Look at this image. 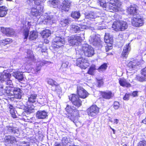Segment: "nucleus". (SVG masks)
Wrapping results in <instances>:
<instances>
[{
    "label": "nucleus",
    "mask_w": 146,
    "mask_h": 146,
    "mask_svg": "<svg viewBox=\"0 0 146 146\" xmlns=\"http://www.w3.org/2000/svg\"><path fill=\"white\" fill-rule=\"evenodd\" d=\"M82 50H80L78 52H76V53H79L80 55L84 54L85 56L89 57L94 55V50L91 46L87 44H85L82 45Z\"/></svg>",
    "instance_id": "1"
},
{
    "label": "nucleus",
    "mask_w": 146,
    "mask_h": 146,
    "mask_svg": "<svg viewBox=\"0 0 146 146\" xmlns=\"http://www.w3.org/2000/svg\"><path fill=\"white\" fill-rule=\"evenodd\" d=\"M127 24L124 21L114 22L112 26L113 29L116 31H123L127 29Z\"/></svg>",
    "instance_id": "2"
},
{
    "label": "nucleus",
    "mask_w": 146,
    "mask_h": 146,
    "mask_svg": "<svg viewBox=\"0 0 146 146\" xmlns=\"http://www.w3.org/2000/svg\"><path fill=\"white\" fill-rule=\"evenodd\" d=\"M68 97L69 100L74 106L78 108L82 105L81 101L76 94H72Z\"/></svg>",
    "instance_id": "3"
},
{
    "label": "nucleus",
    "mask_w": 146,
    "mask_h": 146,
    "mask_svg": "<svg viewBox=\"0 0 146 146\" xmlns=\"http://www.w3.org/2000/svg\"><path fill=\"white\" fill-rule=\"evenodd\" d=\"M89 41L90 44L94 46H98L99 48L102 46L101 40L97 36H91L89 39Z\"/></svg>",
    "instance_id": "4"
},
{
    "label": "nucleus",
    "mask_w": 146,
    "mask_h": 146,
    "mask_svg": "<svg viewBox=\"0 0 146 146\" xmlns=\"http://www.w3.org/2000/svg\"><path fill=\"white\" fill-rule=\"evenodd\" d=\"M76 64L77 66L83 69H86L89 66L88 61L82 57L77 59Z\"/></svg>",
    "instance_id": "5"
},
{
    "label": "nucleus",
    "mask_w": 146,
    "mask_h": 146,
    "mask_svg": "<svg viewBox=\"0 0 146 146\" xmlns=\"http://www.w3.org/2000/svg\"><path fill=\"white\" fill-rule=\"evenodd\" d=\"M99 111V108L96 105H92L87 110L88 115L91 117H94L97 115Z\"/></svg>",
    "instance_id": "6"
},
{
    "label": "nucleus",
    "mask_w": 146,
    "mask_h": 146,
    "mask_svg": "<svg viewBox=\"0 0 146 146\" xmlns=\"http://www.w3.org/2000/svg\"><path fill=\"white\" fill-rule=\"evenodd\" d=\"M131 23L134 26L139 27L142 26L143 24V19L140 17L135 16L132 19Z\"/></svg>",
    "instance_id": "7"
},
{
    "label": "nucleus",
    "mask_w": 146,
    "mask_h": 146,
    "mask_svg": "<svg viewBox=\"0 0 146 146\" xmlns=\"http://www.w3.org/2000/svg\"><path fill=\"white\" fill-rule=\"evenodd\" d=\"M71 3V1L69 0L63 1L60 6L62 11H68L70 8Z\"/></svg>",
    "instance_id": "8"
},
{
    "label": "nucleus",
    "mask_w": 146,
    "mask_h": 146,
    "mask_svg": "<svg viewBox=\"0 0 146 146\" xmlns=\"http://www.w3.org/2000/svg\"><path fill=\"white\" fill-rule=\"evenodd\" d=\"M53 44L54 47L58 48L62 46L64 43V38L61 36H56L53 39Z\"/></svg>",
    "instance_id": "9"
},
{
    "label": "nucleus",
    "mask_w": 146,
    "mask_h": 146,
    "mask_svg": "<svg viewBox=\"0 0 146 146\" xmlns=\"http://www.w3.org/2000/svg\"><path fill=\"white\" fill-rule=\"evenodd\" d=\"M77 94L80 97L85 98L88 96V93L82 87L78 86L77 87Z\"/></svg>",
    "instance_id": "10"
},
{
    "label": "nucleus",
    "mask_w": 146,
    "mask_h": 146,
    "mask_svg": "<svg viewBox=\"0 0 146 146\" xmlns=\"http://www.w3.org/2000/svg\"><path fill=\"white\" fill-rule=\"evenodd\" d=\"M81 37L79 36L72 35L68 38V42L70 44L73 46L77 45L78 41H80Z\"/></svg>",
    "instance_id": "11"
},
{
    "label": "nucleus",
    "mask_w": 146,
    "mask_h": 146,
    "mask_svg": "<svg viewBox=\"0 0 146 146\" xmlns=\"http://www.w3.org/2000/svg\"><path fill=\"white\" fill-rule=\"evenodd\" d=\"M38 5L39 6L38 8V9L35 7L32 8L31 9V13L32 15L33 16H37L40 15L41 13L43 12V6L40 5Z\"/></svg>",
    "instance_id": "12"
},
{
    "label": "nucleus",
    "mask_w": 146,
    "mask_h": 146,
    "mask_svg": "<svg viewBox=\"0 0 146 146\" xmlns=\"http://www.w3.org/2000/svg\"><path fill=\"white\" fill-rule=\"evenodd\" d=\"M85 15L86 18L87 19H95L98 17V19L100 20V21L103 20L101 17L97 15L96 13L95 12L91 11L88 13H86L85 14Z\"/></svg>",
    "instance_id": "13"
},
{
    "label": "nucleus",
    "mask_w": 146,
    "mask_h": 146,
    "mask_svg": "<svg viewBox=\"0 0 146 146\" xmlns=\"http://www.w3.org/2000/svg\"><path fill=\"white\" fill-rule=\"evenodd\" d=\"M48 84L52 86L51 88L53 91H56L58 89L60 90V88L59 85L57 84L56 82L51 79H49L48 81Z\"/></svg>",
    "instance_id": "14"
},
{
    "label": "nucleus",
    "mask_w": 146,
    "mask_h": 146,
    "mask_svg": "<svg viewBox=\"0 0 146 146\" xmlns=\"http://www.w3.org/2000/svg\"><path fill=\"white\" fill-rule=\"evenodd\" d=\"M11 77L10 74L4 71L0 74V81L1 82H5L7 80L10 79Z\"/></svg>",
    "instance_id": "15"
},
{
    "label": "nucleus",
    "mask_w": 146,
    "mask_h": 146,
    "mask_svg": "<svg viewBox=\"0 0 146 146\" xmlns=\"http://www.w3.org/2000/svg\"><path fill=\"white\" fill-rule=\"evenodd\" d=\"M48 113L44 110H39L37 111L36 116L38 119H44L48 116Z\"/></svg>",
    "instance_id": "16"
},
{
    "label": "nucleus",
    "mask_w": 146,
    "mask_h": 146,
    "mask_svg": "<svg viewBox=\"0 0 146 146\" xmlns=\"http://www.w3.org/2000/svg\"><path fill=\"white\" fill-rule=\"evenodd\" d=\"M130 44V43H129L124 47L121 54L122 57L126 58L127 57L128 52L131 49V46Z\"/></svg>",
    "instance_id": "17"
},
{
    "label": "nucleus",
    "mask_w": 146,
    "mask_h": 146,
    "mask_svg": "<svg viewBox=\"0 0 146 146\" xmlns=\"http://www.w3.org/2000/svg\"><path fill=\"white\" fill-rule=\"evenodd\" d=\"M13 91L15 98H16L20 99L21 97V90L17 88H15L13 89Z\"/></svg>",
    "instance_id": "18"
},
{
    "label": "nucleus",
    "mask_w": 146,
    "mask_h": 146,
    "mask_svg": "<svg viewBox=\"0 0 146 146\" xmlns=\"http://www.w3.org/2000/svg\"><path fill=\"white\" fill-rule=\"evenodd\" d=\"M1 30L7 36L12 35L14 34L15 32L14 30L12 28H3Z\"/></svg>",
    "instance_id": "19"
},
{
    "label": "nucleus",
    "mask_w": 146,
    "mask_h": 146,
    "mask_svg": "<svg viewBox=\"0 0 146 146\" xmlns=\"http://www.w3.org/2000/svg\"><path fill=\"white\" fill-rule=\"evenodd\" d=\"M30 23L29 22H27V23L28 27H27V25H23V29H24V39H27L28 37L29 33V29L30 28L29 26L31 25L30 24Z\"/></svg>",
    "instance_id": "20"
},
{
    "label": "nucleus",
    "mask_w": 146,
    "mask_h": 146,
    "mask_svg": "<svg viewBox=\"0 0 146 146\" xmlns=\"http://www.w3.org/2000/svg\"><path fill=\"white\" fill-rule=\"evenodd\" d=\"M12 75L19 80L22 81L24 78L23 73L19 71L13 72V73Z\"/></svg>",
    "instance_id": "21"
},
{
    "label": "nucleus",
    "mask_w": 146,
    "mask_h": 146,
    "mask_svg": "<svg viewBox=\"0 0 146 146\" xmlns=\"http://www.w3.org/2000/svg\"><path fill=\"white\" fill-rule=\"evenodd\" d=\"M119 83L121 86L124 87H130L131 86V84L124 78L119 79Z\"/></svg>",
    "instance_id": "22"
},
{
    "label": "nucleus",
    "mask_w": 146,
    "mask_h": 146,
    "mask_svg": "<svg viewBox=\"0 0 146 146\" xmlns=\"http://www.w3.org/2000/svg\"><path fill=\"white\" fill-rule=\"evenodd\" d=\"M6 129L8 131L13 134H19V130L17 128L12 127L10 126H7Z\"/></svg>",
    "instance_id": "23"
},
{
    "label": "nucleus",
    "mask_w": 146,
    "mask_h": 146,
    "mask_svg": "<svg viewBox=\"0 0 146 146\" xmlns=\"http://www.w3.org/2000/svg\"><path fill=\"white\" fill-rule=\"evenodd\" d=\"M128 13L135 16L137 13V9L135 7L131 6L127 9Z\"/></svg>",
    "instance_id": "24"
},
{
    "label": "nucleus",
    "mask_w": 146,
    "mask_h": 146,
    "mask_svg": "<svg viewBox=\"0 0 146 146\" xmlns=\"http://www.w3.org/2000/svg\"><path fill=\"white\" fill-rule=\"evenodd\" d=\"M8 9L5 6L0 7V17H5L7 14Z\"/></svg>",
    "instance_id": "25"
},
{
    "label": "nucleus",
    "mask_w": 146,
    "mask_h": 146,
    "mask_svg": "<svg viewBox=\"0 0 146 146\" xmlns=\"http://www.w3.org/2000/svg\"><path fill=\"white\" fill-rule=\"evenodd\" d=\"M5 141L8 143H13L16 141V139L13 136L9 135L5 137Z\"/></svg>",
    "instance_id": "26"
},
{
    "label": "nucleus",
    "mask_w": 146,
    "mask_h": 146,
    "mask_svg": "<svg viewBox=\"0 0 146 146\" xmlns=\"http://www.w3.org/2000/svg\"><path fill=\"white\" fill-rule=\"evenodd\" d=\"M102 95L103 98L106 99H110L112 97V93L110 91L102 92Z\"/></svg>",
    "instance_id": "27"
},
{
    "label": "nucleus",
    "mask_w": 146,
    "mask_h": 146,
    "mask_svg": "<svg viewBox=\"0 0 146 146\" xmlns=\"http://www.w3.org/2000/svg\"><path fill=\"white\" fill-rule=\"evenodd\" d=\"M109 3V4L115 6L118 8H119L121 5V3L119 0H110Z\"/></svg>",
    "instance_id": "28"
},
{
    "label": "nucleus",
    "mask_w": 146,
    "mask_h": 146,
    "mask_svg": "<svg viewBox=\"0 0 146 146\" xmlns=\"http://www.w3.org/2000/svg\"><path fill=\"white\" fill-rule=\"evenodd\" d=\"M46 63V62L44 61L38 62L36 64L37 66L35 70V72H39L40 70L41 66L45 65Z\"/></svg>",
    "instance_id": "29"
},
{
    "label": "nucleus",
    "mask_w": 146,
    "mask_h": 146,
    "mask_svg": "<svg viewBox=\"0 0 146 146\" xmlns=\"http://www.w3.org/2000/svg\"><path fill=\"white\" fill-rule=\"evenodd\" d=\"M27 58L31 60V61L34 62L36 61L34 56L32 52L30 50H28L27 52Z\"/></svg>",
    "instance_id": "30"
},
{
    "label": "nucleus",
    "mask_w": 146,
    "mask_h": 146,
    "mask_svg": "<svg viewBox=\"0 0 146 146\" xmlns=\"http://www.w3.org/2000/svg\"><path fill=\"white\" fill-rule=\"evenodd\" d=\"M37 95L35 94H32L31 95L30 97L28 98V102L27 103H35L36 101Z\"/></svg>",
    "instance_id": "31"
},
{
    "label": "nucleus",
    "mask_w": 146,
    "mask_h": 146,
    "mask_svg": "<svg viewBox=\"0 0 146 146\" xmlns=\"http://www.w3.org/2000/svg\"><path fill=\"white\" fill-rule=\"evenodd\" d=\"M50 31L48 29L43 30L41 33L42 36L43 38H45L51 35Z\"/></svg>",
    "instance_id": "32"
},
{
    "label": "nucleus",
    "mask_w": 146,
    "mask_h": 146,
    "mask_svg": "<svg viewBox=\"0 0 146 146\" xmlns=\"http://www.w3.org/2000/svg\"><path fill=\"white\" fill-rule=\"evenodd\" d=\"M65 109V110L68 113H70L71 115L74 110H76V108L73 106H69L67 105Z\"/></svg>",
    "instance_id": "33"
},
{
    "label": "nucleus",
    "mask_w": 146,
    "mask_h": 146,
    "mask_svg": "<svg viewBox=\"0 0 146 146\" xmlns=\"http://www.w3.org/2000/svg\"><path fill=\"white\" fill-rule=\"evenodd\" d=\"M12 42V39L10 38H7L1 40L0 41V43L2 45H5L9 44Z\"/></svg>",
    "instance_id": "34"
},
{
    "label": "nucleus",
    "mask_w": 146,
    "mask_h": 146,
    "mask_svg": "<svg viewBox=\"0 0 146 146\" xmlns=\"http://www.w3.org/2000/svg\"><path fill=\"white\" fill-rule=\"evenodd\" d=\"M68 64L69 63L68 62H63L60 68V71L62 72L66 71L67 70Z\"/></svg>",
    "instance_id": "35"
},
{
    "label": "nucleus",
    "mask_w": 146,
    "mask_h": 146,
    "mask_svg": "<svg viewBox=\"0 0 146 146\" xmlns=\"http://www.w3.org/2000/svg\"><path fill=\"white\" fill-rule=\"evenodd\" d=\"M70 139L68 137L66 136L63 137L61 140V142L63 145H66L69 143Z\"/></svg>",
    "instance_id": "36"
},
{
    "label": "nucleus",
    "mask_w": 146,
    "mask_h": 146,
    "mask_svg": "<svg viewBox=\"0 0 146 146\" xmlns=\"http://www.w3.org/2000/svg\"><path fill=\"white\" fill-rule=\"evenodd\" d=\"M38 37V33L35 31H31L30 33L29 38L31 40L35 39Z\"/></svg>",
    "instance_id": "37"
},
{
    "label": "nucleus",
    "mask_w": 146,
    "mask_h": 146,
    "mask_svg": "<svg viewBox=\"0 0 146 146\" xmlns=\"http://www.w3.org/2000/svg\"><path fill=\"white\" fill-rule=\"evenodd\" d=\"M70 30L75 33H77L80 30V27L77 25H72L70 26Z\"/></svg>",
    "instance_id": "38"
},
{
    "label": "nucleus",
    "mask_w": 146,
    "mask_h": 146,
    "mask_svg": "<svg viewBox=\"0 0 146 146\" xmlns=\"http://www.w3.org/2000/svg\"><path fill=\"white\" fill-rule=\"evenodd\" d=\"M49 2L51 6L55 8L59 3V1L58 0H50Z\"/></svg>",
    "instance_id": "39"
},
{
    "label": "nucleus",
    "mask_w": 146,
    "mask_h": 146,
    "mask_svg": "<svg viewBox=\"0 0 146 146\" xmlns=\"http://www.w3.org/2000/svg\"><path fill=\"white\" fill-rule=\"evenodd\" d=\"M69 21L68 18H62L61 19L60 24L63 27L69 24Z\"/></svg>",
    "instance_id": "40"
},
{
    "label": "nucleus",
    "mask_w": 146,
    "mask_h": 146,
    "mask_svg": "<svg viewBox=\"0 0 146 146\" xmlns=\"http://www.w3.org/2000/svg\"><path fill=\"white\" fill-rule=\"evenodd\" d=\"M27 109L28 111L30 113L33 112V110H34V106L31 103H27Z\"/></svg>",
    "instance_id": "41"
},
{
    "label": "nucleus",
    "mask_w": 146,
    "mask_h": 146,
    "mask_svg": "<svg viewBox=\"0 0 146 146\" xmlns=\"http://www.w3.org/2000/svg\"><path fill=\"white\" fill-rule=\"evenodd\" d=\"M96 69V66L93 65L90 67L88 73L91 75H93L94 74L95 71Z\"/></svg>",
    "instance_id": "42"
},
{
    "label": "nucleus",
    "mask_w": 146,
    "mask_h": 146,
    "mask_svg": "<svg viewBox=\"0 0 146 146\" xmlns=\"http://www.w3.org/2000/svg\"><path fill=\"white\" fill-rule=\"evenodd\" d=\"M80 16V14L79 12L74 11L72 12L71 14V16L74 19H78Z\"/></svg>",
    "instance_id": "43"
},
{
    "label": "nucleus",
    "mask_w": 146,
    "mask_h": 146,
    "mask_svg": "<svg viewBox=\"0 0 146 146\" xmlns=\"http://www.w3.org/2000/svg\"><path fill=\"white\" fill-rule=\"evenodd\" d=\"M138 64L137 63L136 61L134 60L129 62L127 64V66L131 68H135L136 66H137Z\"/></svg>",
    "instance_id": "44"
},
{
    "label": "nucleus",
    "mask_w": 146,
    "mask_h": 146,
    "mask_svg": "<svg viewBox=\"0 0 146 146\" xmlns=\"http://www.w3.org/2000/svg\"><path fill=\"white\" fill-rule=\"evenodd\" d=\"M136 79L140 82L146 81V77L143 75L141 76L138 75L136 77Z\"/></svg>",
    "instance_id": "45"
},
{
    "label": "nucleus",
    "mask_w": 146,
    "mask_h": 146,
    "mask_svg": "<svg viewBox=\"0 0 146 146\" xmlns=\"http://www.w3.org/2000/svg\"><path fill=\"white\" fill-rule=\"evenodd\" d=\"M107 65L106 63H104L98 69V70L100 72H103L106 70L107 68Z\"/></svg>",
    "instance_id": "46"
},
{
    "label": "nucleus",
    "mask_w": 146,
    "mask_h": 146,
    "mask_svg": "<svg viewBox=\"0 0 146 146\" xmlns=\"http://www.w3.org/2000/svg\"><path fill=\"white\" fill-rule=\"evenodd\" d=\"M111 36L110 35L109 33H106L104 36V41L106 43L110 42V39H111Z\"/></svg>",
    "instance_id": "47"
},
{
    "label": "nucleus",
    "mask_w": 146,
    "mask_h": 146,
    "mask_svg": "<svg viewBox=\"0 0 146 146\" xmlns=\"http://www.w3.org/2000/svg\"><path fill=\"white\" fill-rule=\"evenodd\" d=\"M98 2L100 3V6L103 7H106L107 4L108 2H106L105 0H98Z\"/></svg>",
    "instance_id": "48"
},
{
    "label": "nucleus",
    "mask_w": 146,
    "mask_h": 146,
    "mask_svg": "<svg viewBox=\"0 0 146 146\" xmlns=\"http://www.w3.org/2000/svg\"><path fill=\"white\" fill-rule=\"evenodd\" d=\"M46 19L48 21V22L50 23L52 22V23H54L55 22V20L52 15H49L46 17Z\"/></svg>",
    "instance_id": "49"
},
{
    "label": "nucleus",
    "mask_w": 146,
    "mask_h": 146,
    "mask_svg": "<svg viewBox=\"0 0 146 146\" xmlns=\"http://www.w3.org/2000/svg\"><path fill=\"white\" fill-rule=\"evenodd\" d=\"M34 1L36 5H39L41 3L44 2L45 0H34Z\"/></svg>",
    "instance_id": "50"
},
{
    "label": "nucleus",
    "mask_w": 146,
    "mask_h": 146,
    "mask_svg": "<svg viewBox=\"0 0 146 146\" xmlns=\"http://www.w3.org/2000/svg\"><path fill=\"white\" fill-rule=\"evenodd\" d=\"M10 112L11 114L12 117L13 118H16L17 117L15 115V113L14 110V109H12L10 110Z\"/></svg>",
    "instance_id": "51"
},
{
    "label": "nucleus",
    "mask_w": 146,
    "mask_h": 146,
    "mask_svg": "<svg viewBox=\"0 0 146 146\" xmlns=\"http://www.w3.org/2000/svg\"><path fill=\"white\" fill-rule=\"evenodd\" d=\"M137 146H146V141H140L138 144Z\"/></svg>",
    "instance_id": "52"
},
{
    "label": "nucleus",
    "mask_w": 146,
    "mask_h": 146,
    "mask_svg": "<svg viewBox=\"0 0 146 146\" xmlns=\"http://www.w3.org/2000/svg\"><path fill=\"white\" fill-rule=\"evenodd\" d=\"M79 26H80L79 27H80V31H82V29H87L90 27V26H87L85 25H79Z\"/></svg>",
    "instance_id": "53"
},
{
    "label": "nucleus",
    "mask_w": 146,
    "mask_h": 146,
    "mask_svg": "<svg viewBox=\"0 0 146 146\" xmlns=\"http://www.w3.org/2000/svg\"><path fill=\"white\" fill-rule=\"evenodd\" d=\"M73 114V115L75 116L78 117L79 115V111L76 109V110H74L73 113H72Z\"/></svg>",
    "instance_id": "54"
},
{
    "label": "nucleus",
    "mask_w": 146,
    "mask_h": 146,
    "mask_svg": "<svg viewBox=\"0 0 146 146\" xmlns=\"http://www.w3.org/2000/svg\"><path fill=\"white\" fill-rule=\"evenodd\" d=\"M119 103L118 102H115L113 104V107L115 109H117L119 107Z\"/></svg>",
    "instance_id": "55"
},
{
    "label": "nucleus",
    "mask_w": 146,
    "mask_h": 146,
    "mask_svg": "<svg viewBox=\"0 0 146 146\" xmlns=\"http://www.w3.org/2000/svg\"><path fill=\"white\" fill-rule=\"evenodd\" d=\"M4 82L5 83V84L7 85H11L12 84V82L11 80H10V79L7 80L5 82Z\"/></svg>",
    "instance_id": "56"
},
{
    "label": "nucleus",
    "mask_w": 146,
    "mask_h": 146,
    "mask_svg": "<svg viewBox=\"0 0 146 146\" xmlns=\"http://www.w3.org/2000/svg\"><path fill=\"white\" fill-rule=\"evenodd\" d=\"M141 74L146 77V67L141 70Z\"/></svg>",
    "instance_id": "57"
},
{
    "label": "nucleus",
    "mask_w": 146,
    "mask_h": 146,
    "mask_svg": "<svg viewBox=\"0 0 146 146\" xmlns=\"http://www.w3.org/2000/svg\"><path fill=\"white\" fill-rule=\"evenodd\" d=\"M21 143L23 144L19 146H30V143L29 142H25V141L22 142Z\"/></svg>",
    "instance_id": "58"
},
{
    "label": "nucleus",
    "mask_w": 146,
    "mask_h": 146,
    "mask_svg": "<svg viewBox=\"0 0 146 146\" xmlns=\"http://www.w3.org/2000/svg\"><path fill=\"white\" fill-rule=\"evenodd\" d=\"M98 86L100 87L102 86L103 84V82L102 80H99L98 81Z\"/></svg>",
    "instance_id": "59"
},
{
    "label": "nucleus",
    "mask_w": 146,
    "mask_h": 146,
    "mask_svg": "<svg viewBox=\"0 0 146 146\" xmlns=\"http://www.w3.org/2000/svg\"><path fill=\"white\" fill-rule=\"evenodd\" d=\"M129 95L128 94H125L124 97H123V99L125 100H127L129 99Z\"/></svg>",
    "instance_id": "60"
},
{
    "label": "nucleus",
    "mask_w": 146,
    "mask_h": 146,
    "mask_svg": "<svg viewBox=\"0 0 146 146\" xmlns=\"http://www.w3.org/2000/svg\"><path fill=\"white\" fill-rule=\"evenodd\" d=\"M40 100H38L40 102V103L42 104L45 103L46 102V101L44 98H40Z\"/></svg>",
    "instance_id": "61"
},
{
    "label": "nucleus",
    "mask_w": 146,
    "mask_h": 146,
    "mask_svg": "<svg viewBox=\"0 0 146 146\" xmlns=\"http://www.w3.org/2000/svg\"><path fill=\"white\" fill-rule=\"evenodd\" d=\"M112 46H108L106 47V52H108L109 50H110L112 48Z\"/></svg>",
    "instance_id": "62"
},
{
    "label": "nucleus",
    "mask_w": 146,
    "mask_h": 146,
    "mask_svg": "<svg viewBox=\"0 0 146 146\" xmlns=\"http://www.w3.org/2000/svg\"><path fill=\"white\" fill-rule=\"evenodd\" d=\"M137 93L138 92L137 91H134L132 94V95L134 97L137 96Z\"/></svg>",
    "instance_id": "63"
},
{
    "label": "nucleus",
    "mask_w": 146,
    "mask_h": 146,
    "mask_svg": "<svg viewBox=\"0 0 146 146\" xmlns=\"http://www.w3.org/2000/svg\"><path fill=\"white\" fill-rule=\"evenodd\" d=\"M54 146H63L62 145L57 143H55Z\"/></svg>",
    "instance_id": "64"
}]
</instances>
